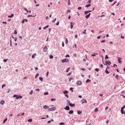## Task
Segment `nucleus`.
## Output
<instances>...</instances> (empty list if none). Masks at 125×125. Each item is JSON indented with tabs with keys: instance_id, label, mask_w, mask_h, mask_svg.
Segmentation results:
<instances>
[{
	"instance_id": "obj_1",
	"label": "nucleus",
	"mask_w": 125,
	"mask_h": 125,
	"mask_svg": "<svg viewBox=\"0 0 125 125\" xmlns=\"http://www.w3.org/2000/svg\"><path fill=\"white\" fill-rule=\"evenodd\" d=\"M62 63H68L69 62V59H64L61 61Z\"/></svg>"
},
{
	"instance_id": "obj_61",
	"label": "nucleus",
	"mask_w": 125,
	"mask_h": 125,
	"mask_svg": "<svg viewBox=\"0 0 125 125\" xmlns=\"http://www.w3.org/2000/svg\"><path fill=\"white\" fill-rule=\"evenodd\" d=\"M70 90H71V91H72V92H73V88H72V87H71V88H70Z\"/></svg>"
},
{
	"instance_id": "obj_37",
	"label": "nucleus",
	"mask_w": 125,
	"mask_h": 125,
	"mask_svg": "<svg viewBox=\"0 0 125 125\" xmlns=\"http://www.w3.org/2000/svg\"><path fill=\"white\" fill-rule=\"evenodd\" d=\"M60 125H65V123H60Z\"/></svg>"
},
{
	"instance_id": "obj_20",
	"label": "nucleus",
	"mask_w": 125,
	"mask_h": 125,
	"mask_svg": "<svg viewBox=\"0 0 125 125\" xmlns=\"http://www.w3.org/2000/svg\"><path fill=\"white\" fill-rule=\"evenodd\" d=\"M0 104L1 105H3V104H4V101L2 100V101H1L0 102Z\"/></svg>"
},
{
	"instance_id": "obj_63",
	"label": "nucleus",
	"mask_w": 125,
	"mask_h": 125,
	"mask_svg": "<svg viewBox=\"0 0 125 125\" xmlns=\"http://www.w3.org/2000/svg\"><path fill=\"white\" fill-rule=\"evenodd\" d=\"M25 22V20H23L21 21V23H24Z\"/></svg>"
},
{
	"instance_id": "obj_64",
	"label": "nucleus",
	"mask_w": 125,
	"mask_h": 125,
	"mask_svg": "<svg viewBox=\"0 0 125 125\" xmlns=\"http://www.w3.org/2000/svg\"><path fill=\"white\" fill-rule=\"evenodd\" d=\"M36 91H40V89H36Z\"/></svg>"
},
{
	"instance_id": "obj_6",
	"label": "nucleus",
	"mask_w": 125,
	"mask_h": 125,
	"mask_svg": "<svg viewBox=\"0 0 125 125\" xmlns=\"http://www.w3.org/2000/svg\"><path fill=\"white\" fill-rule=\"evenodd\" d=\"M65 110H66V111H69L70 110V107L69 106H66L64 108Z\"/></svg>"
},
{
	"instance_id": "obj_46",
	"label": "nucleus",
	"mask_w": 125,
	"mask_h": 125,
	"mask_svg": "<svg viewBox=\"0 0 125 125\" xmlns=\"http://www.w3.org/2000/svg\"><path fill=\"white\" fill-rule=\"evenodd\" d=\"M30 94L32 95L33 94V90H31L30 92Z\"/></svg>"
},
{
	"instance_id": "obj_45",
	"label": "nucleus",
	"mask_w": 125,
	"mask_h": 125,
	"mask_svg": "<svg viewBox=\"0 0 125 125\" xmlns=\"http://www.w3.org/2000/svg\"><path fill=\"white\" fill-rule=\"evenodd\" d=\"M39 76V73H38L36 76H35V79H37V78H38V76Z\"/></svg>"
},
{
	"instance_id": "obj_32",
	"label": "nucleus",
	"mask_w": 125,
	"mask_h": 125,
	"mask_svg": "<svg viewBox=\"0 0 125 125\" xmlns=\"http://www.w3.org/2000/svg\"><path fill=\"white\" fill-rule=\"evenodd\" d=\"M70 70V67H68L67 69H66V73H68V72H69V70Z\"/></svg>"
},
{
	"instance_id": "obj_42",
	"label": "nucleus",
	"mask_w": 125,
	"mask_h": 125,
	"mask_svg": "<svg viewBox=\"0 0 125 125\" xmlns=\"http://www.w3.org/2000/svg\"><path fill=\"white\" fill-rule=\"evenodd\" d=\"M14 32H14L15 35H17V31L15 30Z\"/></svg>"
},
{
	"instance_id": "obj_39",
	"label": "nucleus",
	"mask_w": 125,
	"mask_h": 125,
	"mask_svg": "<svg viewBox=\"0 0 125 125\" xmlns=\"http://www.w3.org/2000/svg\"><path fill=\"white\" fill-rule=\"evenodd\" d=\"M8 60V59H5L3 60V62H7V61Z\"/></svg>"
},
{
	"instance_id": "obj_59",
	"label": "nucleus",
	"mask_w": 125,
	"mask_h": 125,
	"mask_svg": "<svg viewBox=\"0 0 125 125\" xmlns=\"http://www.w3.org/2000/svg\"><path fill=\"white\" fill-rule=\"evenodd\" d=\"M68 5H70V4H71V2H70V0H69V1L68 0Z\"/></svg>"
},
{
	"instance_id": "obj_25",
	"label": "nucleus",
	"mask_w": 125,
	"mask_h": 125,
	"mask_svg": "<svg viewBox=\"0 0 125 125\" xmlns=\"http://www.w3.org/2000/svg\"><path fill=\"white\" fill-rule=\"evenodd\" d=\"M95 55H98V54L96 53V54H92V55H91V56H92V57H93V56H94V57H95V56H96Z\"/></svg>"
},
{
	"instance_id": "obj_51",
	"label": "nucleus",
	"mask_w": 125,
	"mask_h": 125,
	"mask_svg": "<svg viewBox=\"0 0 125 125\" xmlns=\"http://www.w3.org/2000/svg\"><path fill=\"white\" fill-rule=\"evenodd\" d=\"M24 10H25V11H27L28 9H27V8H23Z\"/></svg>"
},
{
	"instance_id": "obj_7",
	"label": "nucleus",
	"mask_w": 125,
	"mask_h": 125,
	"mask_svg": "<svg viewBox=\"0 0 125 125\" xmlns=\"http://www.w3.org/2000/svg\"><path fill=\"white\" fill-rule=\"evenodd\" d=\"M122 58H118V62L120 63V64H122Z\"/></svg>"
},
{
	"instance_id": "obj_62",
	"label": "nucleus",
	"mask_w": 125,
	"mask_h": 125,
	"mask_svg": "<svg viewBox=\"0 0 125 125\" xmlns=\"http://www.w3.org/2000/svg\"><path fill=\"white\" fill-rule=\"evenodd\" d=\"M65 57H70V55H67L66 56H65Z\"/></svg>"
},
{
	"instance_id": "obj_40",
	"label": "nucleus",
	"mask_w": 125,
	"mask_h": 125,
	"mask_svg": "<svg viewBox=\"0 0 125 125\" xmlns=\"http://www.w3.org/2000/svg\"><path fill=\"white\" fill-rule=\"evenodd\" d=\"M56 100V99H51V101H55Z\"/></svg>"
},
{
	"instance_id": "obj_13",
	"label": "nucleus",
	"mask_w": 125,
	"mask_h": 125,
	"mask_svg": "<svg viewBox=\"0 0 125 125\" xmlns=\"http://www.w3.org/2000/svg\"><path fill=\"white\" fill-rule=\"evenodd\" d=\"M89 16H90V13H89V14L86 15L85 16V18H86V19H88V18H89Z\"/></svg>"
},
{
	"instance_id": "obj_47",
	"label": "nucleus",
	"mask_w": 125,
	"mask_h": 125,
	"mask_svg": "<svg viewBox=\"0 0 125 125\" xmlns=\"http://www.w3.org/2000/svg\"><path fill=\"white\" fill-rule=\"evenodd\" d=\"M55 21H56V18H55V19L52 21V22H55Z\"/></svg>"
},
{
	"instance_id": "obj_27",
	"label": "nucleus",
	"mask_w": 125,
	"mask_h": 125,
	"mask_svg": "<svg viewBox=\"0 0 125 125\" xmlns=\"http://www.w3.org/2000/svg\"><path fill=\"white\" fill-rule=\"evenodd\" d=\"M48 27H49L48 25H47V26L44 27H43L44 30H45V29H47V28H48Z\"/></svg>"
},
{
	"instance_id": "obj_58",
	"label": "nucleus",
	"mask_w": 125,
	"mask_h": 125,
	"mask_svg": "<svg viewBox=\"0 0 125 125\" xmlns=\"http://www.w3.org/2000/svg\"><path fill=\"white\" fill-rule=\"evenodd\" d=\"M81 9H82V7H78V10H80Z\"/></svg>"
},
{
	"instance_id": "obj_33",
	"label": "nucleus",
	"mask_w": 125,
	"mask_h": 125,
	"mask_svg": "<svg viewBox=\"0 0 125 125\" xmlns=\"http://www.w3.org/2000/svg\"><path fill=\"white\" fill-rule=\"evenodd\" d=\"M90 82H91V81L89 79H88L86 81V83H90Z\"/></svg>"
},
{
	"instance_id": "obj_43",
	"label": "nucleus",
	"mask_w": 125,
	"mask_h": 125,
	"mask_svg": "<svg viewBox=\"0 0 125 125\" xmlns=\"http://www.w3.org/2000/svg\"><path fill=\"white\" fill-rule=\"evenodd\" d=\"M109 58L108 57L107 55H105V59H108Z\"/></svg>"
},
{
	"instance_id": "obj_22",
	"label": "nucleus",
	"mask_w": 125,
	"mask_h": 125,
	"mask_svg": "<svg viewBox=\"0 0 125 125\" xmlns=\"http://www.w3.org/2000/svg\"><path fill=\"white\" fill-rule=\"evenodd\" d=\"M39 80L40 81H41V82H42V81H43V78H42V77H40L39 78Z\"/></svg>"
},
{
	"instance_id": "obj_26",
	"label": "nucleus",
	"mask_w": 125,
	"mask_h": 125,
	"mask_svg": "<svg viewBox=\"0 0 125 125\" xmlns=\"http://www.w3.org/2000/svg\"><path fill=\"white\" fill-rule=\"evenodd\" d=\"M49 58H50V59H53V56L50 55V56H49Z\"/></svg>"
},
{
	"instance_id": "obj_4",
	"label": "nucleus",
	"mask_w": 125,
	"mask_h": 125,
	"mask_svg": "<svg viewBox=\"0 0 125 125\" xmlns=\"http://www.w3.org/2000/svg\"><path fill=\"white\" fill-rule=\"evenodd\" d=\"M77 84H78V85H82V81H77Z\"/></svg>"
},
{
	"instance_id": "obj_18",
	"label": "nucleus",
	"mask_w": 125,
	"mask_h": 125,
	"mask_svg": "<svg viewBox=\"0 0 125 125\" xmlns=\"http://www.w3.org/2000/svg\"><path fill=\"white\" fill-rule=\"evenodd\" d=\"M121 114H125V111H124L123 108H121Z\"/></svg>"
},
{
	"instance_id": "obj_9",
	"label": "nucleus",
	"mask_w": 125,
	"mask_h": 125,
	"mask_svg": "<svg viewBox=\"0 0 125 125\" xmlns=\"http://www.w3.org/2000/svg\"><path fill=\"white\" fill-rule=\"evenodd\" d=\"M82 104H83V103H87V102L86 101V100H85V99L82 100Z\"/></svg>"
},
{
	"instance_id": "obj_44",
	"label": "nucleus",
	"mask_w": 125,
	"mask_h": 125,
	"mask_svg": "<svg viewBox=\"0 0 125 125\" xmlns=\"http://www.w3.org/2000/svg\"><path fill=\"white\" fill-rule=\"evenodd\" d=\"M4 86H5V84H3L2 85V88H3V87H4Z\"/></svg>"
},
{
	"instance_id": "obj_5",
	"label": "nucleus",
	"mask_w": 125,
	"mask_h": 125,
	"mask_svg": "<svg viewBox=\"0 0 125 125\" xmlns=\"http://www.w3.org/2000/svg\"><path fill=\"white\" fill-rule=\"evenodd\" d=\"M74 25H75V23H73L72 22H70V28H71V29H73V28L74 27Z\"/></svg>"
},
{
	"instance_id": "obj_50",
	"label": "nucleus",
	"mask_w": 125,
	"mask_h": 125,
	"mask_svg": "<svg viewBox=\"0 0 125 125\" xmlns=\"http://www.w3.org/2000/svg\"><path fill=\"white\" fill-rule=\"evenodd\" d=\"M7 23L6 22V21H3L2 22V24H6Z\"/></svg>"
},
{
	"instance_id": "obj_12",
	"label": "nucleus",
	"mask_w": 125,
	"mask_h": 125,
	"mask_svg": "<svg viewBox=\"0 0 125 125\" xmlns=\"http://www.w3.org/2000/svg\"><path fill=\"white\" fill-rule=\"evenodd\" d=\"M105 64H107L110 66L111 65V62L110 61H105Z\"/></svg>"
},
{
	"instance_id": "obj_17",
	"label": "nucleus",
	"mask_w": 125,
	"mask_h": 125,
	"mask_svg": "<svg viewBox=\"0 0 125 125\" xmlns=\"http://www.w3.org/2000/svg\"><path fill=\"white\" fill-rule=\"evenodd\" d=\"M63 93L64 94H67V93H69V92L67 90H65L64 91H63Z\"/></svg>"
},
{
	"instance_id": "obj_34",
	"label": "nucleus",
	"mask_w": 125,
	"mask_h": 125,
	"mask_svg": "<svg viewBox=\"0 0 125 125\" xmlns=\"http://www.w3.org/2000/svg\"><path fill=\"white\" fill-rule=\"evenodd\" d=\"M95 112H98V108L96 107L95 109Z\"/></svg>"
},
{
	"instance_id": "obj_35",
	"label": "nucleus",
	"mask_w": 125,
	"mask_h": 125,
	"mask_svg": "<svg viewBox=\"0 0 125 125\" xmlns=\"http://www.w3.org/2000/svg\"><path fill=\"white\" fill-rule=\"evenodd\" d=\"M65 43L66 44H68V39L67 38L66 39V40H65Z\"/></svg>"
},
{
	"instance_id": "obj_14",
	"label": "nucleus",
	"mask_w": 125,
	"mask_h": 125,
	"mask_svg": "<svg viewBox=\"0 0 125 125\" xmlns=\"http://www.w3.org/2000/svg\"><path fill=\"white\" fill-rule=\"evenodd\" d=\"M14 16V14H12L11 15L8 16V18H12Z\"/></svg>"
},
{
	"instance_id": "obj_16",
	"label": "nucleus",
	"mask_w": 125,
	"mask_h": 125,
	"mask_svg": "<svg viewBox=\"0 0 125 125\" xmlns=\"http://www.w3.org/2000/svg\"><path fill=\"white\" fill-rule=\"evenodd\" d=\"M69 105L70 107H74L75 104H71V103H69Z\"/></svg>"
},
{
	"instance_id": "obj_24",
	"label": "nucleus",
	"mask_w": 125,
	"mask_h": 125,
	"mask_svg": "<svg viewBox=\"0 0 125 125\" xmlns=\"http://www.w3.org/2000/svg\"><path fill=\"white\" fill-rule=\"evenodd\" d=\"M6 121H7V118L4 120L3 121V124H4L5 122H6Z\"/></svg>"
},
{
	"instance_id": "obj_23",
	"label": "nucleus",
	"mask_w": 125,
	"mask_h": 125,
	"mask_svg": "<svg viewBox=\"0 0 125 125\" xmlns=\"http://www.w3.org/2000/svg\"><path fill=\"white\" fill-rule=\"evenodd\" d=\"M77 113L78 114V115H81V114H82V111H78Z\"/></svg>"
},
{
	"instance_id": "obj_52",
	"label": "nucleus",
	"mask_w": 125,
	"mask_h": 125,
	"mask_svg": "<svg viewBox=\"0 0 125 125\" xmlns=\"http://www.w3.org/2000/svg\"><path fill=\"white\" fill-rule=\"evenodd\" d=\"M62 46L63 47H64V42H62Z\"/></svg>"
},
{
	"instance_id": "obj_2",
	"label": "nucleus",
	"mask_w": 125,
	"mask_h": 125,
	"mask_svg": "<svg viewBox=\"0 0 125 125\" xmlns=\"http://www.w3.org/2000/svg\"><path fill=\"white\" fill-rule=\"evenodd\" d=\"M13 97H16V99H19V98H21V99L23 98V97H22V96H18V95H14L13 96Z\"/></svg>"
},
{
	"instance_id": "obj_53",
	"label": "nucleus",
	"mask_w": 125,
	"mask_h": 125,
	"mask_svg": "<svg viewBox=\"0 0 125 125\" xmlns=\"http://www.w3.org/2000/svg\"><path fill=\"white\" fill-rule=\"evenodd\" d=\"M69 13L71 12V11L69 10H67V13H69Z\"/></svg>"
},
{
	"instance_id": "obj_38",
	"label": "nucleus",
	"mask_w": 125,
	"mask_h": 125,
	"mask_svg": "<svg viewBox=\"0 0 125 125\" xmlns=\"http://www.w3.org/2000/svg\"><path fill=\"white\" fill-rule=\"evenodd\" d=\"M95 70L96 71V72H99V69L98 68H96Z\"/></svg>"
},
{
	"instance_id": "obj_36",
	"label": "nucleus",
	"mask_w": 125,
	"mask_h": 125,
	"mask_svg": "<svg viewBox=\"0 0 125 125\" xmlns=\"http://www.w3.org/2000/svg\"><path fill=\"white\" fill-rule=\"evenodd\" d=\"M90 5H91V4H88V5H86L85 6V7H89V6H90Z\"/></svg>"
},
{
	"instance_id": "obj_56",
	"label": "nucleus",
	"mask_w": 125,
	"mask_h": 125,
	"mask_svg": "<svg viewBox=\"0 0 125 125\" xmlns=\"http://www.w3.org/2000/svg\"><path fill=\"white\" fill-rule=\"evenodd\" d=\"M59 23H60V22L58 21V22L56 24V25H57V26H58V25H59Z\"/></svg>"
},
{
	"instance_id": "obj_55",
	"label": "nucleus",
	"mask_w": 125,
	"mask_h": 125,
	"mask_svg": "<svg viewBox=\"0 0 125 125\" xmlns=\"http://www.w3.org/2000/svg\"><path fill=\"white\" fill-rule=\"evenodd\" d=\"M28 18H30V17H34V16H32V15H29V16H28Z\"/></svg>"
},
{
	"instance_id": "obj_57",
	"label": "nucleus",
	"mask_w": 125,
	"mask_h": 125,
	"mask_svg": "<svg viewBox=\"0 0 125 125\" xmlns=\"http://www.w3.org/2000/svg\"><path fill=\"white\" fill-rule=\"evenodd\" d=\"M24 22H28V20L27 19H24Z\"/></svg>"
},
{
	"instance_id": "obj_15",
	"label": "nucleus",
	"mask_w": 125,
	"mask_h": 125,
	"mask_svg": "<svg viewBox=\"0 0 125 125\" xmlns=\"http://www.w3.org/2000/svg\"><path fill=\"white\" fill-rule=\"evenodd\" d=\"M89 12H92V11H85V12H84L85 15H86V14H87Z\"/></svg>"
},
{
	"instance_id": "obj_54",
	"label": "nucleus",
	"mask_w": 125,
	"mask_h": 125,
	"mask_svg": "<svg viewBox=\"0 0 125 125\" xmlns=\"http://www.w3.org/2000/svg\"><path fill=\"white\" fill-rule=\"evenodd\" d=\"M65 96L66 97H67V98H69V95H65Z\"/></svg>"
},
{
	"instance_id": "obj_28",
	"label": "nucleus",
	"mask_w": 125,
	"mask_h": 125,
	"mask_svg": "<svg viewBox=\"0 0 125 125\" xmlns=\"http://www.w3.org/2000/svg\"><path fill=\"white\" fill-rule=\"evenodd\" d=\"M28 122H29V123H32V122H33V120L32 119H29L28 120Z\"/></svg>"
},
{
	"instance_id": "obj_30",
	"label": "nucleus",
	"mask_w": 125,
	"mask_h": 125,
	"mask_svg": "<svg viewBox=\"0 0 125 125\" xmlns=\"http://www.w3.org/2000/svg\"><path fill=\"white\" fill-rule=\"evenodd\" d=\"M83 34H85L86 35V30H84V31L83 32Z\"/></svg>"
},
{
	"instance_id": "obj_11",
	"label": "nucleus",
	"mask_w": 125,
	"mask_h": 125,
	"mask_svg": "<svg viewBox=\"0 0 125 125\" xmlns=\"http://www.w3.org/2000/svg\"><path fill=\"white\" fill-rule=\"evenodd\" d=\"M43 109H49V106L45 105L43 106Z\"/></svg>"
},
{
	"instance_id": "obj_3",
	"label": "nucleus",
	"mask_w": 125,
	"mask_h": 125,
	"mask_svg": "<svg viewBox=\"0 0 125 125\" xmlns=\"http://www.w3.org/2000/svg\"><path fill=\"white\" fill-rule=\"evenodd\" d=\"M55 110H56V107H51L48 109V111H55Z\"/></svg>"
},
{
	"instance_id": "obj_10",
	"label": "nucleus",
	"mask_w": 125,
	"mask_h": 125,
	"mask_svg": "<svg viewBox=\"0 0 125 125\" xmlns=\"http://www.w3.org/2000/svg\"><path fill=\"white\" fill-rule=\"evenodd\" d=\"M107 69H109V67H106L105 72L106 74H110V72L108 71V70H107Z\"/></svg>"
},
{
	"instance_id": "obj_21",
	"label": "nucleus",
	"mask_w": 125,
	"mask_h": 125,
	"mask_svg": "<svg viewBox=\"0 0 125 125\" xmlns=\"http://www.w3.org/2000/svg\"><path fill=\"white\" fill-rule=\"evenodd\" d=\"M35 56H37V54H34L33 55H32V58H35Z\"/></svg>"
},
{
	"instance_id": "obj_60",
	"label": "nucleus",
	"mask_w": 125,
	"mask_h": 125,
	"mask_svg": "<svg viewBox=\"0 0 125 125\" xmlns=\"http://www.w3.org/2000/svg\"><path fill=\"white\" fill-rule=\"evenodd\" d=\"M101 38V36H98L97 37V39H98L99 40H100V39Z\"/></svg>"
},
{
	"instance_id": "obj_19",
	"label": "nucleus",
	"mask_w": 125,
	"mask_h": 125,
	"mask_svg": "<svg viewBox=\"0 0 125 125\" xmlns=\"http://www.w3.org/2000/svg\"><path fill=\"white\" fill-rule=\"evenodd\" d=\"M73 113H74V111L73 110H70V111H69V115L73 114Z\"/></svg>"
},
{
	"instance_id": "obj_8",
	"label": "nucleus",
	"mask_w": 125,
	"mask_h": 125,
	"mask_svg": "<svg viewBox=\"0 0 125 125\" xmlns=\"http://www.w3.org/2000/svg\"><path fill=\"white\" fill-rule=\"evenodd\" d=\"M43 52H46V51H47V47L45 46L43 48Z\"/></svg>"
},
{
	"instance_id": "obj_41",
	"label": "nucleus",
	"mask_w": 125,
	"mask_h": 125,
	"mask_svg": "<svg viewBox=\"0 0 125 125\" xmlns=\"http://www.w3.org/2000/svg\"><path fill=\"white\" fill-rule=\"evenodd\" d=\"M105 42H106V41H105V40H102V41H101V42H102V43Z\"/></svg>"
},
{
	"instance_id": "obj_48",
	"label": "nucleus",
	"mask_w": 125,
	"mask_h": 125,
	"mask_svg": "<svg viewBox=\"0 0 125 125\" xmlns=\"http://www.w3.org/2000/svg\"><path fill=\"white\" fill-rule=\"evenodd\" d=\"M115 77L117 78V80H118V78H119V75H116L115 76Z\"/></svg>"
},
{
	"instance_id": "obj_49",
	"label": "nucleus",
	"mask_w": 125,
	"mask_h": 125,
	"mask_svg": "<svg viewBox=\"0 0 125 125\" xmlns=\"http://www.w3.org/2000/svg\"><path fill=\"white\" fill-rule=\"evenodd\" d=\"M75 39H78V35H75Z\"/></svg>"
},
{
	"instance_id": "obj_31",
	"label": "nucleus",
	"mask_w": 125,
	"mask_h": 125,
	"mask_svg": "<svg viewBox=\"0 0 125 125\" xmlns=\"http://www.w3.org/2000/svg\"><path fill=\"white\" fill-rule=\"evenodd\" d=\"M48 94H49V93H48V92H45V93H44V95H48Z\"/></svg>"
},
{
	"instance_id": "obj_29",
	"label": "nucleus",
	"mask_w": 125,
	"mask_h": 125,
	"mask_svg": "<svg viewBox=\"0 0 125 125\" xmlns=\"http://www.w3.org/2000/svg\"><path fill=\"white\" fill-rule=\"evenodd\" d=\"M73 80H74V78L73 77H70L69 81V82H70V81H72Z\"/></svg>"
}]
</instances>
